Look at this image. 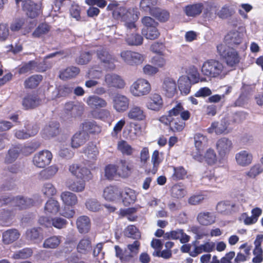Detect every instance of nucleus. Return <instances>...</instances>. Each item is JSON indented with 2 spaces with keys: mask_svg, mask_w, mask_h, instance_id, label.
<instances>
[{
  "mask_svg": "<svg viewBox=\"0 0 263 263\" xmlns=\"http://www.w3.org/2000/svg\"><path fill=\"white\" fill-rule=\"evenodd\" d=\"M139 12L136 8H129L126 10L123 21L126 29L137 30V28L135 22L139 18Z\"/></svg>",
  "mask_w": 263,
  "mask_h": 263,
  "instance_id": "obj_10",
  "label": "nucleus"
},
{
  "mask_svg": "<svg viewBox=\"0 0 263 263\" xmlns=\"http://www.w3.org/2000/svg\"><path fill=\"white\" fill-rule=\"evenodd\" d=\"M229 124L227 119L224 118L221 120L220 123H212L210 127L207 129V132L209 134L215 133L216 135H220L227 130Z\"/></svg>",
  "mask_w": 263,
  "mask_h": 263,
  "instance_id": "obj_24",
  "label": "nucleus"
},
{
  "mask_svg": "<svg viewBox=\"0 0 263 263\" xmlns=\"http://www.w3.org/2000/svg\"><path fill=\"white\" fill-rule=\"evenodd\" d=\"M60 207V203L58 201L51 199L46 203L44 212L47 215L55 214L59 211Z\"/></svg>",
  "mask_w": 263,
  "mask_h": 263,
  "instance_id": "obj_47",
  "label": "nucleus"
},
{
  "mask_svg": "<svg viewBox=\"0 0 263 263\" xmlns=\"http://www.w3.org/2000/svg\"><path fill=\"white\" fill-rule=\"evenodd\" d=\"M78 252L82 254H86L91 249V242L88 237H84L81 239L77 247Z\"/></svg>",
  "mask_w": 263,
  "mask_h": 263,
  "instance_id": "obj_49",
  "label": "nucleus"
},
{
  "mask_svg": "<svg viewBox=\"0 0 263 263\" xmlns=\"http://www.w3.org/2000/svg\"><path fill=\"white\" fill-rule=\"evenodd\" d=\"M163 105L162 97L157 93H154L148 97L145 106L149 110L158 111L163 107Z\"/></svg>",
  "mask_w": 263,
  "mask_h": 263,
  "instance_id": "obj_16",
  "label": "nucleus"
},
{
  "mask_svg": "<svg viewBox=\"0 0 263 263\" xmlns=\"http://www.w3.org/2000/svg\"><path fill=\"white\" fill-rule=\"evenodd\" d=\"M130 100L126 96L120 93L116 94L112 98L114 109L118 112H123L129 107Z\"/></svg>",
  "mask_w": 263,
  "mask_h": 263,
  "instance_id": "obj_12",
  "label": "nucleus"
},
{
  "mask_svg": "<svg viewBox=\"0 0 263 263\" xmlns=\"http://www.w3.org/2000/svg\"><path fill=\"white\" fill-rule=\"evenodd\" d=\"M34 203V201L32 198L23 196H17L12 198L10 197L4 198L3 200L0 199V204H10L14 208L12 211L10 212V213L6 216V217H9L13 214L14 211L26 209L33 206Z\"/></svg>",
  "mask_w": 263,
  "mask_h": 263,
  "instance_id": "obj_2",
  "label": "nucleus"
},
{
  "mask_svg": "<svg viewBox=\"0 0 263 263\" xmlns=\"http://www.w3.org/2000/svg\"><path fill=\"white\" fill-rule=\"evenodd\" d=\"M142 33L147 39L149 40H155L160 35L157 27L146 29H142Z\"/></svg>",
  "mask_w": 263,
  "mask_h": 263,
  "instance_id": "obj_62",
  "label": "nucleus"
},
{
  "mask_svg": "<svg viewBox=\"0 0 263 263\" xmlns=\"http://www.w3.org/2000/svg\"><path fill=\"white\" fill-rule=\"evenodd\" d=\"M85 181L83 180L73 181L72 179H68L66 182L67 187L74 192H82L85 188Z\"/></svg>",
  "mask_w": 263,
  "mask_h": 263,
  "instance_id": "obj_39",
  "label": "nucleus"
},
{
  "mask_svg": "<svg viewBox=\"0 0 263 263\" xmlns=\"http://www.w3.org/2000/svg\"><path fill=\"white\" fill-rule=\"evenodd\" d=\"M159 120L166 125L169 124L170 129L174 132L181 131L185 126L184 121L181 120L179 117L171 115L170 111L167 116L161 117Z\"/></svg>",
  "mask_w": 263,
  "mask_h": 263,
  "instance_id": "obj_7",
  "label": "nucleus"
},
{
  "mask_svg": "<svg viewBox=\"0 0 263 263\" xmlns=\"http://www.w3.org/2000/svg\"><path fill=\"white\" fill-rule=\"evenodd\" d=\"M120 57L123 62L130 66L140 65L144 60V55L137 52L124 50L120 52Z\"/></svg>",
  "mask_w": 263,
  "mask_h": 263,
  "instance_id": "obj_5",
  "label": "nucleus"
},
{
  "mask_svg": "<svg viewBox=\"0 0 263 263\" xmlns=\"http://www.w3.org/2000/svg\"><path fill=\"white\" fill-rule=\"evenodd\" d=\"M23 8L28 17L33 18L40 14L41 4L35 3L31 0H26L23 3Z\"/></svg>",
  "mask_w": 263,
  "mask_h": 263,
  "instance_id": "obj_17",
  "label": "nucleus"
},
{
  "mask_svg": "<svg viewBox=\"0 0 263 263\" xmlns=\"http://www.w3.org/2000/svg\"><path fill=\"white\" fill-rule=\"evenodd\" d=\"M197 220L201 225L209 226L215 223L216 217L212 212H202L198 214Z\"/></svg>",
  "mask_w": 263,
  "mask_h": 263,
  "instance_id": "obj_29",
  "label": "nucleus"
},
{
  "mask_svg": "<svg viewBox=\"0 0 263 263\" xmlns=\"http://www.w3.org/2000/svg\"><path fill=\"white\" fill-rule=\"evenodd\" d=\"M162 90L166 96L168 98L173 97L177 92L176 81L171 78H165L162 84Z\"/></svg>",
  "mask_w": 263,
  "mask_h": 263,
  "instance_id": "obj_20",
  "label": "nucleus"
},
{
  "mask_svg": "<svg viewBox=\"0 0 263 263\" xmlns=\"http://www.w3.org/2000/svg\"><path fill=\"white\" fill-rule=\"evenodd\" d=\"M200 180L201 184L212 187H218L222 182V178L215 176L211 171L209 170L202 174Z\"/></svg>",
  "mask_w": 263,
  "mask_h": 263,
  "instance_id": "obj_13",
  "label": "nucleus"
},
{
  "mask_svg": "<svg viewBox=\"0 0 263 263\" xmlns=\"http://www.w3.org/2000/svg\"><path fill=\"white\" fill-rule=\"evenodd\" d=\"M136 31L126 29L125 41L129 45L138 46L143 43V37L139 34L134 33Z\"/></svg>",
  "mask_w": 263,
  "mask_h": 263,
  "instance_id": "obj_32",
  "label": "nucleus"
},
{
  "mask_svg": "<svg viewBox=\"0 0 263 263\" xmlns=\"http://www.w3.org/2000/svg\"><path fill=\"white\" fill-rule=\"evenodd\" d=\"M20 152L19 147L14 146L11 147L6 154L4 162L6 164H11L14 162L18 158Z\"/></svg>",
  "mask_w": 263,
  "mask_h": 263,
  "instance_id": "obj_54",
  "label": "nucleus"
},
{
  "mask_svg": "<svg viewBox=\"0 0 263 263\" xmlns=\"http://www.w3.org/2000/svg\"><path fill=\"white\" fill-rule=\"evenodd\" d=\"M120 197H122L123 204L125 206L134 203L136 199L135 191L129 188L125 189L122 193L120 192Z\"/></svg>",
  "mask_w": 263,
  "mask_h": 263,
  "instance_id": "obj_37",
  "label": "nucleus"
},
{
  "mask_svg": "<svg viewBox=\"0 0 263 263\" xmlns=\"http://www.w3.org/2000/svg\"><path fill=\"white\" fill-rule=\"evenodd\" d=\"M161 162V159L159 156V152L158 151L155 150L153 152L151 158V162L153 164V166L152 167H149V168H146L145 170L146 172H147L148 173L155 174L158 171L159 164Z\"/></svg>",
  "mask_w": 263,
  "mask_h": 263,
  "instance_id": "obj_46",
  "label": "nucleus"
},
{
  "mask_svg": "<svg viewBox=\"0 0 263 263\" xmlns=\"http://www.w3.org/2000/svg\"><path fill=\"white\" fill-rule=\"evenodd\" d=\"M151 15L160 22L166 21L170 16L167 11L158 8L152 10Z\"/></svg>",
  "mask_w": 263,
  "mask_h": 263,
  "instance_id": "obj_59",
  "label": "nucleus"
},
{
  "mask_svg": "<svg viewBox=\"0 0 263 263\" xmlns=\"http://www.w3.org/2000/svg\"><path fill=\"white\" fill-rule=\"evenodd\" d=\"M187 74L190 82L193 83H197L199 82H203L205 80V78H200V74L197 68L194 66H191L189 67L187 70Z\"/></svg>",
  "mask_w": 263,
  "mask_h": 263,
  "instance_id": "obj_50",
  "label": "nucleus"
},
{
  "mask_svg": "<svg viewBox=\"0 0 263 263\" xmlns=\"http://www.w3.org/2000/svg\"><path fill=\"white\" fill-rule=\"evenodd\" d=\"M125 236L134 239H139L141 238V233L139 230L133 225L127 227L124 231Z\"/></svg>",
  "mask_w": 263,
  "mask_h": 263,
  "instance_id": "obj_56",
  "label": "nucleus"
},
{
  "mask_svg": "<svg viewBox=\"0 0 263 263\" xmlns=\"http://www.w3.org/2000/svg\"><path fill=\"white\" fill-rule=\"evenodd\" d=\"M107 9L112 11V16L115 18L123 21L124 18H125V14L127 9L123 6H120L117 2L110 3L107 6Z\"/></svg>",
  "mask_w": 263,
  "mask_h": 263,
  "instance_id": "obj_21",
  "label": "nucleus"
},
{
  "mask_svg": "<svg viewBox=\"0 0 263 263\" xmlns=\"http://www.w3.org/2000/svg\"><path fill=\"white\" fill-rule=\"evenodd\" d=\"M252 155L247 151L243 150L235 155L237 163L241 166H246L252 163Z\"/></svg>",
  "mask_w": 263,
  "mask_h": 263,
  "instance_id": "obj_28",
  "label": "nucleus"
},
{
  "mask_svg": "<svg viewBox=\"0 0 263 263\" xmlns=\"http://www.w3.org/2000/svg\"><path fill=\"white\" fill-rule=\"evenodd\" d=\"M68 170L72 175L83 181H89L92 178V175L90 171L86 167L77 164H73L69 166Z\"/></svg>",
  "mask_w": 263,
  "mask_h": 263,
  "instance_id": "obj_9",
  "label": "nucleus"
},
{
  "mask_svg": "<svg viewBox=\"0 0 263 263\" xmlns=\"http://www.w3.org/2000/svg\"><path fill=\"white\" fill-rule=\"evenodd\" d=\"M117 149L122 155L125 156H130L134 152V148L126 141L123 140L118 142Z\"/></svg>",
  "mask_w": 263,
  "mask_h": 263,
  "instance_id": "obj_51",
  "label": "nucleus"
},
{
  "mask_svg": "<svg viewBox=\"0 0 263 263\" xmlns=\"http://www.w3.org/2000/svg\"><path fill=\"white\" fill-rule=\"evenodd\" d=\"M233 147V143L229 139L223 137L216 142V149L219 155L223 157L228 155Z\"/></svg>",
  "mask_w": 263,
  "mask_h": 263,
  "instance_id": "obj_18",
  "label": "nucleus"
},
{
  "mask_svg": "<svg viewBox=\"0 0 263 263\" xmlns=\"http://www.w3.org/2000/svg\"><path fill=\"white\" fill-rule=\"evenodd\" d=\"M171 115L182 119V121L187 120L190 117V113L187 110H184L181 104H178L170 110Z\"/></svg>",
  "mask_w": 263,
  "mask_h": 263,
  "instance_id": "obj_41",
  "label": "nucleus"
},
{
  "mask_svg": "<svg viewBox=\"0 0 263 263\" xmlns=\"http://www.w3.org/2000/svg\"><path fill=\"white\" fill-rule=\"evenodd\" d=\"M116 166L118 176L122 178H126L130 175L132 168L126 160H120Z\"/></svg>",
  "mask_w": 263,
  "mask_h": 263,
  "instance_id": "obj_30",
  "label": "nucleus"
},
{
  "mask_svg": "<svg viewBox=\"0 0 263 263\" xmlns=\"http://www.w3.org/2000/svg\"><path fill=\"white\" fill-rule=\"evenodd\" d=\"M41 103V100L34 94L27 95L22 101V105L25 109L34 108L40 105Z\"/></svg>",
  "mask_w": 263,
  "mask_h": 263,
  "instance_id": "obj_25",
  "label": "nucleus"
},
{
  "mask_svg": "<svg viewBox=\"0 0 263 263\" xmlns=\"http://www.w3.org/2000/svg\"><path fill=\"white\" fill-rule=\"evenodd\" d=\"M39 131V128L36 125L32 126L31 129H28L25 132L24 129L16 130L15 131V137L18 139H26L29 137L35 136Z\"/></svg>",
  "mask_w": 263,
  "mask_h": 263,
  "instance_id": "obj_36",
  "label": "nucleus"
},
{
  "mask_svg": "<svg viewBox=\"0 0 263 263\" xmlns=\"http://www.w3.org/2000/svg\"><path fill=\"white\" fill-rule=\"evenodd\" d=\"M91 115L95 119L105 120L110 117V112L107 109H93Z\"/></svg>",
  "mask_w": 263,
  "mask_h": 263,
  "instance_id": "obj_58",
  "label": "nucleus"
},
{
  "mask_svg": "<svg viewBox=\"0 0 263 263\" xmlns=\"http://www.w3.org/2000/svg\"><path fill=\"white\" fill-rule=\"evenodd\" d=\"M68 170L72 175L83 181H89L92 178V175L90 171L86 167L77 164H73L69 166Z\"/></svg>",
  "mask_w": 263,
  "mask_h": 263,
  "instance_id": "obj_8",
  "label": "nucleus"
},
{
  "mask_svg": "<svg viewBox=\"0 0 263 263\" xmlns=\"http://www.w3.org/2000/svg\"><path fill=\"white\" fill-rule=\"evenodd\" d=\"M59 133V124L54 121L49 122L43 130V134L48 138L55 136Z\"/></svg>",
  "mask_w": 263,
  "mask_h": 263,
  "instance_id": "obj_40",
  "label": "nucleus"
},
{
  "mask_svg": "<svg viewBox=\"0 0 263 263\" xmlns=\"http://www.w3.org/2000/svg\"><path fill=\"white\" fill-rule=\"evenodd\" d=\"M58 171V167L56 165H51L43 170L41 172V175L44 179H49L54 176Z\"/></svg>",
  "mask_w": 263,
  "mask_h": 263,
  "instance_id": "obj_63",
  "label": "nucleus"
},
{
  "mask_svg": "<svg viewBox=\"0 0 263 263\" xmlns=\"http://www.w3.org/2000/svg\"><path fill=\"white\" fill-rule=\"evenodd\" d=\"M86 103L90 108L94 109L105 108L107 106L106 101L97 95L89 96L86 101Z\"/></svg>",
  "mask_w": 263,
  "mask_h": 263,
  "instance_id": "obj_22",
  "label": "nucleus"
},
{
  "mask_svg": "<svg viewBox=\"0 0 263 263\" xmlns=\"http://www.w3.org/2000/svg\"><path fill=\"white\" fill-rule=\"evenodd\" d=\"M151 89L149 82L143 79H138L130 87L131 93L135 97H140L148 94Z\"/></svg>",
  "mask_w": 263,
  "mask_h": 263,
  "instance_id": "obj_6",
  "label": "nucleus"
},
{
  "mask_svg": "<svg viewBox=\"0 0 263 263\" xmlns=\"http://www.w3.org/2000/svg\"><path fill=\"white\" fill-rule=\"evenodd\" d=\"M20 233L15 229H10L2 233V241L5 245H9L17 240L20 237Z\"/></svg>",
  "mask_w": 263,
  "mask_h": 263,
  "instance_id": "obj_27",
  "label": "nucleus"
},
{
  "mask_svg": "<svg viewBox=\"0 0 263 263\" xmlns=\"http://www.w3.org/2000/svg\"><path fill=\"white\" fill-rule=\"evenodd\" d=\"M89 135L81 130L77 132L71 138V145L73 148H78L84 144L88 140Z\"/></svg>",
  "mask_w": 263,
  "mask_h": 263,
  "instance_id": "obj_23",
  "label": "nucleus"
},
{
  "mask_svg": "<svg viewBox=\"0 0 263 263\" xmlns=\"http://www.w3.org/2000/svg\"><path fill=\"white\" fill-rule=\"evenodd\" d=\"M157 0H141L140 6L142 10L148 12L152 14V10L156 8L154 6L157 4Z\"/></svg>",
  "mask_w": 263,
  "mask_h": 263,
  "instance_id": "obj_61",
  "label": "nucleus"
},
{
  "mask_svg": "<svg viewBox=\"0 0 263 263\" xmlns=\"http://www.w3.org/2000/svg\"><path fill=\"white\" fill-rule=\"evenodd\" d=\"M77 227L80 233H87L89 232L90 226V220L87 216H81L77 220Z\"/></svg>",
  "mask_w": 263,
  "mask_h": 263,
  "instance_id": "obj_33",
  "label": "nucleus"
},
{
  "mask_svg": "<svg viewBox=\"0 0 263 263\" xmlns=\"http://www.w3.org/2000/svg\"><path fill=\"white\" fill-rule=\"evenodd\" d=\"M178 88L182 94L187 95L190 93L191 82L189 78L185 76L180 77L178 80Z\"/></svg>",
  "mask_w": 263,
  "mask_h": 263,
  "instance_id": "obj_43",
  "label": "nucleus"
},
{
  "mask_svg": "<svg viewBox=\"0 0 263 263\" xmlns=\"http://www.w3.org/2000/svg\"><path fill=\"white\" fill-rule=\"evenodd\" d=\"M41 192L44 196L48 197L54 195L57 190L52 183L46 182L43 185Z\"/></svg>",
  "mask_w": 263,
  "mask_h": 263,
  "instance_id": "obj_64",
  "label": "nucleus"
},
{
  "mask_svg": "<svg viewBox=\"0 0 263 263\" xmlns=\"http://www.w3.org/2000/svg\"><path fill=\"white\" fill-rule=\"evenodd\" d=\"M173 174L171 176L172 180L177 181L185 178L187 175V171L183 166H172Z\"/></svg>",
  "mask_w": 263,
  "mask_h": 263,
  "instance_id": "obj_55",
  "label": "nucleus"
},
{
  "mask_svg": "<svg viewBox=\"0 0 263 263\" xmlns=\"http://www.w3.org/2000/svg\"><path fill=\"white\" fill-rule=\"evenodd\" d=\"M127 117L131 120L141 121L146 119V114L142 107L134 105L129 109Z\"/></svg>",
  "mask_w": 263,
  "mask_h": 263,
  "instance_id": "obj_19",
  "label": "nucleus"
},
{
  "mask_svg": "<svg viewBox=\"0 0 263 263\" xmlns=\"http://www.w3.org/2000/svg\"><path fill=\"white\" fill-rule=\"evenodd\" d=\"M194 144L196 147L195 152H202L207 146L208 138L203 135L197 133L194 136Z\"/></svg>",
  "mask_w": 263,
  "mask_h": 263,
  "instance_id": "obj_45",
  "label": "nucleus"
},
{
  "mask_svg": "<svg viewBox=\"0 0 263 263\" xmlns=\"http://www.w3.org/2000/svg\"><path fill=\"white\" fill-rule=\"evenodd\" d=\"M203 8L201 4L198 3L186 6L184 11L187 16L194 17L201 13Z\"/></svg>",
  "mask_w": 263,
  "mask_h": 263,
  "instance_id": "obj_48",
  "label": "nucleus"
},
{
  "mask_svg": "<svg viewBox=\"0 0 263 263\" xmlns=\"http://www.w3.org/2000/svg\"><path fill=\"white\" fill-rule=\"evenodd\" d=\"M99 151L97 146L93 143L88 144L84 149V154L86 160L94 162L97 159Z\"/></svg>",
  "mask_w": 263,
  "mask_h": 263,
  "instance_id": "obj_31",
  "label": "nucleus"
},
{
  "mask_svg": "<svg viewBox=\"0 0 263 263\" xmlns=\"http://www.w3.org/2000/svg\"><path fill=\"white\" fill-rule=\"evenodd\" d=\"M80 127L82 131L88 134L98 133L101 131L99 126L93 121H85L81 124Z\"/></svg>",
  "mask_w": 263,
  "mask_h": 263,
  "instance_id": "obj_44",
  "label": "nucleus"
},
{
  "mask_svg": "<svg viewBox=\"0 0 263 263\" xmlns=\"http://www.w3.org/2000/svg\"><path fill=\"white\" fill-rule=\"evenodd\" d=\"M80 72L77 67L71 66L65 69L60 73V77L62 79H66L76 77Z\"/></svg>",
  "mask_w": 263,
  "mask_h": 263,
  "instance_id": "obj_57",
  "label": "nucleus"
},
{
  "mask_svg": "<svg viewBox=\"0 0 263 263\" xmlns=\"http://www.w3.org/2000/svg\"><path fill=\"white\" fill-rule=\"evenodd\" d=\"M186 193L185 186L181 183L174 185L171 189L172 196L174 198H182Z\"/></svg>",
  "mask_w": 263,
  "mask_h": 263,
  "instance_id": "obj_52",
  "label": "nucleus"
},
{
  "mask_svg": "<svg viewBox=\"0 0 263 263\" xmlns=\"http://www.w3.org/2000/svg\"><path fill=\"white\" fill-rule=\"evenodd\" d=\"M61 236H53L46 239L43 244V247L46 249H55L61 242Z\"/></svg>",
  "mask_w": 263,
  "mask_h": 263,
  "instance_id": "obj_53",
  "label": "nucleus"
},
{
  "mask_svg": "<svg viewBox=\"0 0 263 263\" xmlns=\"http://www.w3.org/2000/svg\"><path fill=\"white\" fill-rule=\"evenodd\" d=\"M60 197L63 203L66 205L72 206L78 202V197L76 194L69 191L62 192Z\"/></svg>",
  "mask_w": 263,
  "mask_h": 263,
  "instance_id": "obj_38",
  "label": "nucleus"
},
{
  "mask_svg": "<svg viewBox=\"0 0 263 263\" xmlns=\"http://www.w3.org/2000/svg\"><path fill=\"white\" fill-rule=\"evenodd\" d=\"M42 80V77L41 75H34L28 79L24 83L26 88H33L36 87Z\"/></svg>",
  "mask_w": 263,
  "mask_h": 263,
  "instance_id": "obj_60",
  "label": "nucleus"
},
{
  "mask_svg": "<svg viewBox=\"0 0 263 263\" xmlns=\"http://www.w3.org/2000/svg\"><path fill=\"white\" fill-rule=\"evenodd\" d=\"M104 82L108 87L117 89H123L125 84L120 76L114 73L106 74L104 77Z\"/></svg>",
  "mask_w": 263,
  "mask_h": 263,
  "instance_id": "obj_15",
  "label": "nucleus"
},
{
  "mask_svg": "<svg viewBox=\"0 0 263 263\" xmlns=\"http://www.w3.org/2000/svg\"><path fill=\"white\" fill-rule=\"evenodd\" d=\"M203 75L209 78H223L228 70L223 63L216 60L205 61L201 67Z\"/></svg>",
  "mask_w": 263,
  "mask_h": 263,
  "instance_id": "obj_1",
  "label": "nucleus"
},
{
  "mask_svg": "<svg viewBox=\"0 0 263 263\" xmlns=\"http://www.w3.org/2000/svg\"><path fill=\"white\" fill-rule=\"evenodd\" d=\"M215 248V243L213 242H207L203 245L196 247L194 251L190 253L192 257H196L203 252H211Z\"/></svg>",
  "mask_w": 263,
  "mask_h": 263,
  "instance_id": "obj_42",
  "label": "nucleus"
},
{
  "mask_svg": "<svg viewBox=\"0 0 263 263\" xmlns=\"http://www.w3.org/2000/svg\"><path fill=\"white\" fill-rule=\"evenodd\" d=\"M103 197L106 200L114 201L120 197V191L116 186L106 187L104 190Z\"/></svg>",
  "mask_w": 263,
  "mask_h": 263,
  "instance_id": "obj_34",
  "label": "nucleus"
},
{
  "mask_svg": "<svg viewBox=\"0 0 263 263\" xmlns=\"http://www.w3.org/2000/svg\"><path fill=\"white\" fill-rule=\"evenodd\" d=\"M242 34L238 31H230L225 36V45L229 47L239 45L242 42Z\"/></svg>",
  "mask_w": 263,
  "mask_h": 263,
  "instance_id": "obj_26",
  "label": "nucleus"
},
{
  "mask_svg": "<svg viewBox=\"0 0 263 263\" xmlns=\"http://www.w3.org/2000/svg\"><path fill=\"white\" fill-rule=\"evenodd\" d=\"M217 52L224 60L227 65L231 67L236 66L240 62V57L233 47L226 45L220 44L217 46Z\"/></svg>",
  "mask_w": 263,
  "mask_h": 263,
  "instance_id": "obj_3",
  "label": "nucleus"
},
{
  "mask_svg": "<svg viewBox=\"0 0 263 263\" xmlns=\"http://www.w3.org/2000/svg\"><path fill=\"white\" fill-rule=\"evenodd\" d=\"M236 208V204L230 201H222L218 202L216 206V210L218 212L229 214Z\"/></svg>",
  "mask_w": 263,
  "mask_h": 263,
  "instance_id": "obj_35",
  "label": "nucleus"
},
{
  "mask_svg": "<svg viewBox=\"0 0 263 263\" xmlns=\"http://www.w3.org/2000/svg\"><path fill=\"white\" fill-rule=\"evenodd\" d=\"M201 153V152H193L192 154L193 159L200 162L204 160L209 165H213L216 163L217 156L213 149H208L204 156Z\"/></svg>",
  "mask_w": 263,
  "mask_h": 263,
  "instance_id": "obj_14",
  "label": "nucleus"
},
{
  "mask_svg": "<svg viewBox=\"0 0 263 263\" xmlns=\"http://www.w3.org/2000/svg\"><path fill=\"white\" fill-rule=\"evenodd\" d=\"M52 158L51 153L44 150L35 154L33 158V163L37 167L44 168L51 162Z\"/></svg>",
  "mask_w": 263,
  "mask_h": 263,
  "instance_id": "obj_11",
  "label": "nucleus"
},
{
  "mask_svg": "<svg viewBox=\"0 0 263 263\" xmlns=\"http://www.w3.org/2000/svg\"><path fill=\"white\" fill-rule=\"evenodd\" d=\"M98 59L106 70H113L116 68L115 63L117 62L116 58L110 54L108 51L104 47H99L96 51Z\"/></svg>",
  "mask_w": 263,
  "mask_h": 263,
  "instance_id": "obj_4",
  "label": "nucleus"
}]
</instances>
